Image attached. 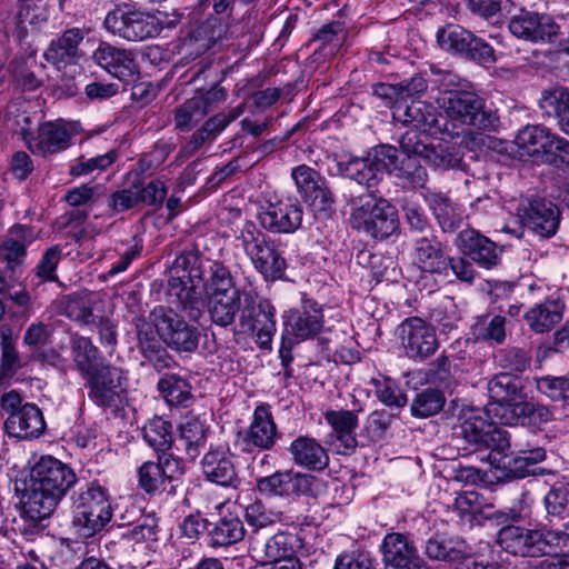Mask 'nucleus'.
I'll return each mask as SVG.
<instances>
[{
  "label": "nucleus",
  "instance_id": "nucleus-58",
  "mask_svg": "<svg viewBox=\"0 0 569 569\" xmlns=\"http://www.w3.org/2000/svg\"><path fill=\"white\" fill-rule=\"evenodd\" d=\"M302 198L316 212L328 214L333 209L335 198L325 178Z\"/></svg>",
  "mask_w": 569,
  "mask_h": 569
},
{
  "label": "nucleus",
  "instance_id": "nucleus-52",
  "mask_svg": "<svg viewBox=\"0 0 569 569\" xmlns=\"http://www.w3.org/2000/svg\"><path fill=\"white\" fill-rule=\"evenodd\" d=\"M207 114L204 102L192 97L174 110V124L180 131H189Z\"/></svg>",
  "mask_w": 569,
  "mask_h": 569
},
{
  "label": "nucleus",
  "instance_id": "nucleus-61",
  "mask_svg": "<svg viewBox=\"0 0 569 569\" xmlns=\"http://www.w3.org/2000/svg\"><path fill=\"white\" fill-rule=\"evenodd\" d=\"M419 156H406L399 160L398 177L406 179L413 187H422L427 181L426 169L418 161Z\"/></svg>",
  "mask_w": 569,
  "mask_h": 569
},
{
  "label": "nucleus",
  "instance_id": "nucleus-38",
  "mask_svg": "<svg viewBox=\"0 0 569 569\" xmlns=\"http://www.w3.org/2000/svg\"><path fill=\"white\" fill-rule=\"evenodd\" d=\"M539 107L548 117H555L560 130L569 134V89L553 86L542 90Z\"/></svg>",
  "mask_w": 569,
  "mask_h": 569
},
{
  "label": "nucleus",
  "instance_id": "nucleus-62",
  "mask_svg": "<svg viewBox=\"0 0 569 569\" xmlns=\"http://www.w3.org/2000/svg\"><path fill=\"white\" fill-rule=\"evenodd\" d=\"M9 71L17 84L24 91H33L41 87L42 80L30 70L23 58H14L9 63Z\"/></svg>",
  "mask_w": 569,
  "mask_h": 569
},
{
  "label": "nucleus",
  "instance_id": "nucleus-12",
  "mask_svg": "<svg viewBox=\"0 0 569 569\" xmlns=\"http://www.w3.org/2000/svg\"><path fill=\"white\" fill-rule=\"evenodd\" d=\"M487 389L492 400L487 411L501 425L507 422V415L513 412L527 398L522 380L509 372L493 376L488 381Z\"/></svg>",
  "mask_w": 569,
  "mask_h": 569
},
{
  "label": "nucleus",
  "instance_id": "nucleus-37",
  "mask_svg": "<svg viewBox=\"0 0 569 569\" xmlns=\"http://www.w3.org/2000/svg\"><path fill=\"white\" fill-rule=\"evenodd\" d=\"M565 305L558 299H547L531 307L525 319L529 328L536 333L552 330L563 317Z\"/></svg>",
  "mask_w": 569,
  "mask_h": 569
},
{
  "label": "nucleus",
  "instance_id": "nucleus-15",
  "mask_svg": "<svg viewBox=\"0 0 569 569\" xmlns=\"http://www.w3.org/2000/svg\"><path fill=\"white\" fill-rule=\"evenodd\" d=\"M517 211L523 226L542 238L552 237L560 223L558 207L546 199H523Z\"/></svg>",
  "mask_w": 569,
  "mask_h": 569
},
{
  "label": "nucleus",
  "instance_id": "nucleus-18",
  "mask_svg": "<svg viewBox=\"0 0 569 569\" xmlns=\"http://www.w3.org/2000/svg\"><path fill=\"white\" fill-rule=\"evenodd\" d=\"M79 131L77 122L61 119L44 122L39 127L37 137L29 142V149L33 154L42 157L64 151L71 146V139Z\"/></svg>",
  "mask_w": 569,
  "mask_h": 569
},
{
  "label": "nucleus",
  "instance_id": "nucleus-42",
  "mask_svg": "<svg viewBox=\"0 0 569 569\" xmlns=\"http://www.w3.org/2000/svg\"><path fill=\"white\" fill-rule=\"evenodd\" d=\"M208 529L212 547H227L241 541L246 535L242 520L232 513L220 518Z\"/></svg>",
  "mask_w": 569,
  "mask_h": 569
},
{
  "label": "nucleus",
  "instance_id": "nucleus-24",
  "mask_svg": "<svg viewBox=\"0 0 569 569\" xmlns=\"http://www.w3.org/2000/svg\"><path fill=\"white\" fill-rule=\"evenodd\" d=\"M456 244L463 256L475 261L480 268L491 269L500 261L501 250L498 246L475 229L460 231Z\"/></svg>",
  "mask_w": 569,
  "mask_h": 569
},
{
  "label": "nucleus",
  "instance_id": "nucleus-44",
  "mask_svg": "<svg viewBox=\"0 0 569 569\" xmlns=\"http://www.w3.org/2000/svg\"><path fill=\"white\" fill-rule=\"evenodd\" d=\"M337 169L339 174L359 184H363L368 189L375 187L380 179L368 157L351 158L348 161H340L337 163Z\"/></svg>",
  "mask_w": 569,
  "mask_h": 569
},
{
  "label": "nucleus",
  "instance_id": "nucleus-2",
  "mask_svg": "<svg viewBox=\"0 0 569 569\" xmlns=\"http://www.w3.org/2000/svg\"><path fill=\"white\" fill-rule=\"evenodd\" d=\"M76 482L77 475L69 465L42 456L30 470V483L22 496L24 512L32 519L50 517Z\"/></svg>",
  "mask_w": 569,
  "mask_h": 569
},
{
  "label": "nucleus",
  "instance_id": "nucleus-17",
  "mask_svg": "<svg viewBox=\"0 0 569 569\" xmlns=\"http://www.w3.org/2000/svg\"><path fill=\"white\" fill-rule=\"evenodd\" d=\"M303 208L298 199L286 198L270 202L259 213L263 229L272 233H293L302 223Z\"/></svg>",
  "mask_w": 569,
  "mask_h": 569
},
{
  "label": "nucleus",
  "instance_id": "nucleus-45",
  "mask_svg": "<svg viewBox=\"0 0 569 569\" xmlns=\"http://www.w3.org/2000/svg\"><path fill=\"white\" fill-rule=\"evenodd\" d=\"M422 159L439 170L457 169L462 163L460 149L448 142L430 143Z\"/></svg>",
  "mask_w": 569,
  "mask_h": 569
},
{
  "label": "nucleus",
  "instance_id": "nucleus-1",
  "mask_svg": "<svg viewBox=\"0 0 569 569\" xmlns=\"http://www.w3.org/2000/svg\"><path fill=\"white\" fill-rule=\"evenodd\" d=\"M250 292L236 287L229 268L203 259L197 250L183 251L174 259L167 284L170 301L190 320L198 321L207 303L212 323L221 328L234 323Z\"/></svg>",
  "mask_w": 569,
  "mask_h": 569
},
{
  "label": "nucleus",
  "instance_id": "nucleus-27",
  "mask_svg": "<svg viewBox=\"0 0 569 569\" xmlns=\"http://www.w3.org/2000/svg\"><path fill=\"white\" fill-rule=\"evenodd\" d=\"M83 40L80 29L66 30L60 37L53 39L46 49L43 57L47 62L58 69L76 64L80 59L79 44Z\"/></svg>",
  "mask_w": 569,
  "mask_h": 569
},
{
  "label": "nucleus",
  "instance_id": "nucleus-10",
  "mask_svg": "<svg viewBox=\"0 0 569 569\" xmlns=\"http://www.w3.org/2000/svg\"><path fill=\"white\" fill-rule=\"evenodd\" d=\"M437 41L443 50L480 64L496 62L493 48L459 24L450 23L439 29Z\"/></svg>",
  "mask_w": 569,
  "mask_h": 569
},
{
  "label": "nucleus",
  "instance_id": "nucleus-3",
  "mask_svg": "<svg viewBox=\"0 0 569 569\" xmlns=\"http://www.w3.org/2000/svg\"><path fill=\"white\" fill-rule=\"evenodd\" d=\"M72 526L79 537L90 538L100 532L112 518L108 491L97 481L80 487L71 496Z\"/></svg>",
  "mask_w": 569,
  "mask_h": 569
},
{
  "label": "nucleus",
  "instance_id": "nucleus-6",
  "mask_svg": "<svg viewBox=\"0 0 569 569\" xmlns=\"http://www.w3.org/2000/svg\"><path fill=\"white\" fill-rule=\"evenodd\" d=\"M240 240L254 269L266 280H277L283 277L287 268L284 258L274 241L254 223L248 222L244 224L240 233Z\"/></svg>",
  "mask_w": 569,
  "mask_h": 569
},
{
  "label": "nucleus",
  "instance_id": "nucleus-64",
  "mask_svg": "<svg viewBox=\"0 0 569 569\" xmlns=\"http://www.w3.org/2000/svg\"><path fill=\"white\" fill-rule=\"evenodd\" d=\"M377 398L391 410H400L407 405L405 392L390 380L376 382Z\"/></svg>",
  "mask_w": 569,
  "mask_h": 569
},
{
  "label": "nucleus",
  "instance_id": "nucleus-5",
  "mask_svg": "<svg viewBox=\"0 0 569 569\" xmlns=\"http://www.w3.org/2000/svg\"><path fill=\"white\" fill-rule=\"evenodd\" d=\"M447 118L475 130L492 131L499 124L495 111L487 108L482 98L467 90L451 91L438 98Z\"/></svg>",
  "mask_w": 569,
  "mask_h": 569
},
{
  "label": "nucleus",
  "instance_id": "nucleus-22",
  "mask_svg": "<svg viewBox=\"0 0 569 569\" xmlns=\"http://www.w3.org/2000/svg\"><path fill=\"white\" fill-rule=\"evenodd\" d=\"M286 335L299 342L311 339L323 328L321 307L313 300H303L300 308L284 315Z\"/></svg>",
  "mask_w": 569,
  "mask_h": 569
},
{
  "label": "nucleus",
  "instance_id": "nucleus-9",
  "mask_svg": "<svg viewBox=\"0 0 569 569\" xmlns=\"http://www.w3.org/2000/svg\"><path fill=\"white\" fill-rule=\"evenodd\" d=\"M164 345L179 353H193L199 346L200 331L180 315L162 306L149 315Z\"/></svg>",
  "mask_w": 569,
  "mask_h": 569
},
{
  "label": "nucleus",
  "instance_id": "nucleus-56",
  "mask_svg": "<svg viewBox=\"0 0 569 569\" xmlns=\"http://www.w3.org/2000/svg\"><path fill=\"white\" fill-rule=\"evenodd\" d=\"M129 177H133V188L137 191L138 202H142L148 206L162 202L167 188L160 180H152L146 187H142V182L139 179V172H130Z\"/></svg>",
  "mask_w": 569,
  "mask_h": 569
},
{
  "label": "nucleus",
  "instance_id": "nucleus-59",
  "mask_svg": "<svg viewBox=\"0 0 569 569\" xmlns=\"http://www.w3.org/2000/svg\"><path fill=\"white\" fill-rule=\"evenodd\" d=\"M545 507L548 516L561 518L569 513V485L552 487L545 496Z\"/></svg>",
  "mask_w": 569,
  "mask_h": 569
},
{
  "label": "nucleus",
  "instance_id": "nucleus-36",
  "mask_svg": "<svg viewBox=\"0 0 569 569\" xmlns=\"http://www.w3.org/2000/svg\"><path fill=\"white\" fill-rule=\"evenodd\" d=\"M325 419L332 429L329 436V443L339 441L346 450H353L357 447L355 430L358 425V417L350 410H330L325 413Z\"/></svg>",
  "mask_w": 569,
  "mask_h": 569
},
{
  "label": "nucleus",
  "instance_id": "nucleus-32",
  "mask_svg": "<svg viewBox=\"0 0 569 569\" xmlns=\"http://www.w3.org/2000/svg\"><path fill=\"white\" fill-rule=\"evenodd\" d=\"M207 480L222 487H237L239 479L230 457L223 450L210 449L201 461Z\"/></svg>",
  "mask_w": 569,
  "mask_h": 569
},
{
  "label": "nucleus",
  "instance_id": "nucleus-30",
  "mask_svg": "<svg viewBox=\"0 0 569 569\" xmlns=\"http://www.w3.org/2000/svg\"><path fill=\"white\" fill-rule=\"evenodd\" d=\"M553 133L549 129L532 124L526 126L518 131L515 144L520 158L528 157L535 161L543 162L548 153L549 143L552 142Z\"/></svg>",
  "mask_w": 569,
  "mask_h": 569
},
{
  "label": "nucleus",
  "instance_id": "nucleus-63",
  "mask_svg": "<svg viewBox=\"0 0 569 569\" xmlns=\"http://www.w3.org/2000/svg\"><path fill=\"white\" fill-rule=\"evenodd\" d=\"M244 518L257 535L258 530L273 526L277 515L268 510L261 501H254L246 507Z\"/></svg>",
  "mask_w": 569,
  "mask_h": 569
},
{
  "label": "nucleus",
  "instance_id": "nucleus-54",
  "mask_svg": "<svg viewBox=\"0 0 569 569\" xmlns=\"http://www.w3.org/2000/svg\"><path fill=\"white\" fill-rule=\"evenodd\" d=\"M535 381L537 390L550 400L569 402V377L543 376Z\"/></svg>",
  "mask_w": 569,
  "mask_h": 569
},
{
  "label": "nucleus",
  "instance_id": "nucleus-13",
  "mask_svg": "<svg viewBox=\"0 0 569 569\" xmlns=\"http://www.w3.org/2000/svg\"><path fill=\"white\" fill-rule=\"evenodd\" d=\"M402 347L408 358L422 361L439 347L435 329L418 317L406 319L398 328Z\"/></svg>",
  "mask_w": 569,
  "mask_h": 569
},
{
  "label": "nucleus",
  "instance_id": "nucleus-35",
  "mask_svg": "<svg viewBox=\"0 0 569 569\" xmlns=\"http://www.w3.org/2000/svg\"><path fill=\"white\" fill-rule=\"evenodd\" d=\"M296 541L293 535L280 531L266 540L252 537L250 548L256 557L272 562L292 557Z\"/></svg>",
  "mask_w": 569,
  "mask_h": 569
},
{
  "label": "nucleus",
  "instance_id": "nucleus-26",
  "mask_svg": "<svg viewBox=\"0 0 569 569\" xmlns=\"http://www.w3.org/2000/svg\"><path fill=\"white\" fill-rule=\"evenodd\" d=\"M392 117L395 120L422 131L436 129L450 132L447 122L440 123L436 108L421 100H411L410 103L398 102L392 106Z\"/></svg>",
  "mask_w": 569,
  "mask_h": 569
},
{
  "label": "nucleus",
  "instance_id": "nucleus-20",
  "mask_svg": "<svg viewBox=\"0 0 569 569\" xmlns=\"http://www.w3.org/2000/svg\"><path fill=\"white\" fill-rule=\"evenodd\" d=\"M508 29L515 37L530 42H551L559 32L552 17L523 9L510 18Z\"/></svg>",
  "mask_w": 569,
  "mask_h": 569
},
{
  "label": "nucleus",
  "instance_id": "nucleus-8",
  "mask_svg": "<svg viewBox=\"0 0 569 569\" xmlns=\"http://www.w3.org/2000/svg\"><path fill=\"white\" fill-rule=\"evenodd\" d=\"M103 27L111 34L127 41L154 38L162 29L154 16L136 10L129 4L117 6L109 11L103 20Z\"/></svg>",
  "mask_w": 569,
  "mask_h": 569
},
{
  "label": "nucleus",
  "instance_id": "nucleus-16",
  "mask_svg": "<svg viewBox=\"0 0 569 569\" xmlns=\"http://www.w3.org/2000/svg\"><path fill=\"white\" fill-rule=\"evenodd\" d=\"M242 451L252 452L253 449L271 450L277 445L280 433L274 422L269 405L256 407L249 427L240 433Z\"/></svg>",
  "mask_w": 569,
  "mask_h": 569
},
{
  "label": "nucleus",
  "instance_id": "nucleus-23",
  "mask_svg": "<svg viewBox=\"0 0 569 569\" xmlns=\"http://www.w3.org/2000/svg\"><path fill=\"white\" fill-rule=\"evenodd\" d=\"M312 477L292 470L277 471L257 479V489L266 496L298 497L311 490Z\"/></svg>",
  "mask_w": 569,
  "mask_h": 569
},
{
  "label": "nucleus",
  "instance_id": "nucleus-57",
  "mask_svg": "<svg viewBox=\"0 0 569 569\" xmlns=\"http://www.w3.org/2000/svg\"><path fill=\"white\" fill-rule=\"evenodd\" d=\"M401 152L406 156L423 158L429 147V134L421 129L411 128L399 140Z\"/></svg>",
  "mask_w": 569,
  "mask_h": 569
},
{
  "label": "nucleus",
  "instance_id": "nucleus-48",
  "mask_svg": "<svg viewBox=\"0 0 569 569\" xmlns=\"http://www.w3.org/2000/svg\"><path fill=\"white\" fill-rule=\"evenodd\" d=\"M510 447L509 433L491 423V430H487L477 450H490L488 460L500 467L501 461L508 458Z\"/></svg>",
  "mask_w": 569,
  "mask_h": 569
},
{
  "label": "nucleus",
  "instance_id": "nucleus-19",
  "mask_svg": "<svg viewBox=\"0 0 569 569\" xmlns=\"http://www.w3.org/2000/svg\"><path fill=\"white\" fill-rule=\"evenodd\" d=\"M380 550L383 569H429L413 542L402 533L386 535Z\"/></svg>",
  "mask_w": 569,
  "mask_h": 569
},
{
  "label": "nucleus",
  "instance_id": "nucleus-47",
  "mask_svg": "<svg viewBox=\"0 0 569 569\" xmlns=\"http://www.w3.org/2000/svg\"><path fill=\"white\" fill-rule=\"evenodd\" d=\"M144 441L157 452L171 449L173 443L172 425L161 417H153L142 428Z\"/></svg>",
  "mask_w": 569,
  "mask_h": 569
},
{
  "label": "nucleus",
  "instance_id": "nucleus-43",
  "mask_svg": "<svg viewBox=\"0 0 569 569\" xmlns=\"http://www.w3.org/2000/svg\"><path fill=\"white\" fill-rule=\"evenodd\" d=\"M552 418L553 415L547 406L533 403L526 398L513 412L507 415L505 425L541 428V426L550 422Z\"/></svg>",
  "mask_w": 569,
  "mask_h": 569
},
{
  "label": "nucleus",
  "instance_id": "nucleus-53",
  "mask_svg": "<svg viewBox=\"0 0 569 569\" xmlns=\"http://www.w3.org/2000/svg\"><path fill=\"white\" fill-rule=\"evenodd\" d=\"M460 419L459 435L477 449L487 430H491V423L475 411L463 413Z\"/></svg>",
  "mask_w": 569,
  "mask_h": 569
},
{
  "label": "nucleus",
  "instance_id": "nucleus-29",
  "mask_svg": "<svg viewBox=\"0 0 569 569\" xmlns=\"http://www.w3.org/2000/svg\"><path fill=\"white\" fill-rule=\"evenodd\" d=\"M44 427L42 412L33 403L23 405L20 410L11 412L4 421L6 432L22 439L40 436Z\"/></svg>",
  "mask_w": 569,
  "mask_h": 569
},
{
  "label": "nucleus",
  "instance_id": "nucleus-60",
  "mask_svg": "<svg viewBox=\"0 0 569 569\" xmlns=\"http://www.w3.org/2000/svg\"><path fill=\"white\" fill-rule=\"evenodd\" d=\"M163 471L157 462L147 461L139 469V485L148 493L166 490Z\"/></svg>",
  "mask_w": 569,
  "mask_h": 569
},
{
  "label": "nucleus",
  "instance_id": "nucleus-4",
  "mask_svg": "<svg viewBox=\"0 0 569 569\" xmlns=\"http://www.w3.org/2000/svg\"><path fill=\"white\" fill-rule=\"evenodd\" d=\"M350 222L358 231L376 239H387L397 233L400 227L397 208L372 193L361 194L352 200Z\"/></svg>",
  "mask_w": 569,
  "mask_h": 569
},
{
  "label": "nucleus",
  "instance_id": "nucleus-46",
  "mask_svg": "<svg viewBox=\"0 0 569 569\" xmlns=\"http://www.w3.org/2000/svg\"><path fill=\"white\" fill-rule=\"evenodd\" d=\"M476 340L502 345L506 340V318L500 315H485L471 327Z\"/></svg>",
  "mask_w": 569,
  "mask_h": 569
},
{
  "label": "nucleus",
  "instance_id": "nucleus-21",
  "mask_svg": "<svg viewBox=\"0 0 569 569\" xmlns=\"http://www.w3.org/2000/svg\"><path fill=\"white\" fill-rule=\"evenodd\" d=\"M92 60L120 81L133 82L138 79L139 67L130 50L100 42L92 53Z\"/></svg>",
  "mask_w": 569,
  "mask_h": 569
},
{
  "label": "nucleus",
  "instance_id": "nucleus-31",
  "mask_svg": "<svg viewBox=\"0 0 569 569\" xmlns=\"http://www.w3.org/2000/svg\"><path fill=\"white\" fill-rule=\"evenodd\" d=\"M538 530L506 526L498 532L497 542L506 552L521 557H538Z\"/></svg>",
  "mask_w": 569,
  "mask_h": 569
},
{
  "label": "nucleus",
  "instance_id": "nucleus-40",
  "mask_svg": "<svg viewBox=\"0 0 569 569\" xmlns=\"http://www.w3.org/2000/svg\"><path fill=\"white\" fill-rule=\"evenodd\" d=\"M71 353L77 369L86 380L104 363L100 362L99 349L92 343L90 338L76 336L71 339Z\"/></svg>",
  "mask_w": 569,
  "mask_h": 569
},
{
  "label": "nucleus",
  "instance_id": "nucleus-33",
  "mask_svg": "<svg viewBox=\"0 0 569 569\" xmlns=\"http://www.w3.org/2000/svg\"><path fill=\"white\" fill-rule=\"evenodd\" d=\"M468 553L470 546L459 537L436 533L425 543V555L431 560L457 563Z\"/></svg>",
  "mask_w": 569,
  "mask_h": 569
},
{
  "label": "nucleus",
  "instance_id": "nucleus-34",
  "mask_svg": "<svg viewBox=\"0 0 569 569\" xmlns=\"http://www.w3.org/2000/svg\"><path fill=\"white\" fill-rule=\"evenodd\" d=\"M33 231L30 227L23 224L12 226L6 239L0 244V257L7 261L8 268L14 272L16 267L22 264L27 246L33 241Z\"/></svg>",
  "mask_w": 569,
  "mask_h": 569
},
{
  "label": "nucleus",
  "instance_id": "nucleus-41",
  "mask_svg": "<svg viewBox=\"0 0 569 569\" xmlns=\"http://www.w3.org/2000/svg\"><path fill=\"white\" fill-rule=\"evenodd\" d=\"M426 199L443 232H453L461 226V212L447 194L430 192Z\"/></svg>",
  "mask_w": 569,
  "mask_h": 569
},
{
  "label": "nucleus",
  "instance_id": "nucleus-14",
  "mask_svg": "<svg viewBox=\"0 0 569 569\" xmlns=\"http://www.w3.org/2000/svg\"><path fill=\"white\" fill-rule=\"evenodd\" d=\"M137 347L141 353L142 366L148 365L157 372L173 369L177 366L174 358L168 352L153 321L139 319L136 323Z\"/></svg>",
  "mask_w": 569,
  "mask_h": 569
},
{
  "label": "nucleus",
  "instance_id": "nucleus-7",
  "mask_svg": "<svg viewBox=\"0 0 569 569\" xmlns=\"http://www.w3.org/2000/svg\"><path fill=\"white\" fill-rule=\"evenodd\" d=\"M277 331L276 308L268 299H259L250 292L244 296V305L238 321L239 333L252 337L262 350L271 349L272 338Z\"/></svg>",
  "mask_w": 569,
  "mask_h": 569
},
{
  "label": "nucleus",
  "instance_id": "nucleus-55",
  "mask_svg": "<svg viewBox=\"0 0 569 569\" xmlns=\"http://www.w3.org/2000/svg\"><path fill=\"white\" fill-rule=\"evenodd\" d=\"M367 157L379 176L396 171L399 167L398 149L391 144L377 146L368 152Z\"/></svg>",
  "mask_w": 569,
  "mask_h": 569
},
{
  "label": "nucleus",
  "instance_id": "nucleus-49",
  "mask_svg": "<svg viewBox=\"0 0 569 569\" xmlns=\"http://www.w3.org/2000/svg\"><path fill=\"white\" fill-rule=\"evenodd\" d=\"M158 390L170 406L187 407L192 398L188 381L176 375L162 377L158 382Z\"/></svg>",
  "mask_w": 569,
  "mask_h": 569
},
{
  "label": "nucleus",
  "instance_id": "nucleus-28",
  "mask_svg": "<svg viewBox=\"0 0 569 569\" xmlns=\"http://www.w3.org/2000/svg\"><path fill=\"white\" fill-rule=\"evenodd\" d=\"M291 460L301 468L321 471L329 465V456L321 443L312 437L299 436L288 447Z\"/></svg>",
  "mask_w": 569,
  "mask_h": 569
},
{
  "label": "nucleus",
  "instance_id": "nucleus-50",
  "mask_svg": "<svg viewBox=\"0 0 569 569\" xmlns=\"http://www.w3.org/2000/svg\"><path fill=\"white\" fill-rule=\"evenodd\" d=\"M538 557L549 556V559L569 557L568 532L538 530Z\"/></svg>",
  "mask_w": 569,
  "mask_h": 569
},
{
  "label": "nucleus",
  "instance_id": "nucleus-51",
  "mask_svg": "<svg viewBox=\"0 0 569 569\" xmlns=\"http://www.w3.org/2000/svg\"><path fill=\"white\" fill-rule=\"evenodd\" d=\"M445 403L446 398L442 391L436 388H426L418 392L411 401V415L416 418H428L437 415Z\"/></svg>",
  "mask_w": 569,
  "mask_h": 569
},
{
  "label": "nucleus",
  "instance_id": "nucleus-25",
  "mask_svg": "<svg viewBox=\"0 0 569 569\" xmlns=\"http://www.w3.org/2000/svg\"><path fill=\"white\" fill-rule=\"evenodd\" d=\"M412 261L422 272L448 274L449 257L445 254L442 243L433 233L413 240Z\"/></svg>",
  "mask_w": 569,
  "mask_h": 569
},
{
  "label": "nucleus",
  "instance_id": "nucleus-39",
  "mask_svg": "<svg viewBox=\"0 0 569 569\" xmlns=\"http://www.w3.org/2000/svg\"><path fill=\"white\" fill-rule=\"evenodd\" d=\"M208 431L206 422L196 416H187L179 425V440L191 460H194L204 448Z\"/></svg>",
  "mask_w": 569,
  "mask_h": 569
},
{
  "label": "nucleus",
  "instance_id": "nucleus-11",
  "mask_svg": "<svg viewBox=\"0 0 569 569\" xmlns=\"http://www.w3.org/2000/svg\"><path fill=\"white\" fill-rule=\"evenodd\" d=\"M86 381L89 387V398L98 407L119 408L127 400L128 375L119 367L103 365Z\"/></svg>",
  "mask_w": 569,
  "mask_h": 569
}]
</instances>
